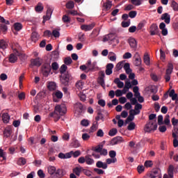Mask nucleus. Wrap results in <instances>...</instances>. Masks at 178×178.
I'll list each match as a JSON object with an SVG mask.
<instances>
[{
  "instance_id": "f257e3e1",
  "label": "nucleus",
  "mask_w": 178,
  "mask_h": 178,
  "mask_svg": "<svg viewBox=\"0 0 178 178\" xmlns=\"http://www.w3.org/2000/svg\"><path fill=\"white\" fill-rule=\"evenodd\" d=\"M66 112H67V109L65 104L57 105L55 106L54 111L51 113L49 116L50 118H54L55 122H58L60 119V116L66 115Z\"/></svg>"
},
{
  "instance_id": "f03ea898",
  "label": "nucleus",
  "mask_w": 178,
  "mask_h": 178,
  "mask_svg": "<svg viewBox=\"0 0 178 178\" xmlns=\"http://www.w3.org/2000/svg\"><path fill=\"white\" fill-rule=\"evenodd\" d=\"M72 155L74 158H77V156L81 155V152L80 150H76V152L71 151L66 154L60 152L58 154V158H60V159H69V158H72Z\"/></svg>"
},
{
  "instance_id": "7ed1b4c3",
  "label": "nucleus",
  "mask_w": 178,
  "mask_h": 178,
  "mask_svg": "<svg viewBox=\"0 0 178 178\" xmlns=\"http://www.w3.org/2000/svg\"><path fill=\"white\" fill-rule=\"evenodd\" d=\"M158 129V124L155 121H149L145 124V131L146 133H151V131H155Z\"/></svg>"
},
{
  "instance_id": "20e7f679",
  "label": "nucleus",
  "mask_w": 178,
  "mask_h": 178,
  "mask_svg": "<svg viewBox=\"0 0 178 178\" xmlns=\"http://www.w3.org/2000/svg\"><path fill=\"white\" fill-rule=\"evenodd\" d=\"M51 61H47L42 65V73L44 77H48L51 73Z\"/></svg>"
},
{
  "instance_id": "39448f33",
  "label": "nucleus",
  "mask_w": 178,
  "mask_h": 178,
  "mask_svg": "<svg viewBox=\"0 0 178 178\" xmlns=\"http://www.w3.org/2000/svg\"><path fill=\"white\" fill-rule=\"evenodd\" d=\"M17 56H19V58H24L26 55H24L22 53L19 52V51H17V50H15V54H11L8 58V60H9L10 63H16V62H17Z\"/></svg>"
},
{
  "instance_id": "423d86ee",
  "label": "nucleus",
  "mask_w": 178,
  "mask_h": 178,
  "mask_svg": "<svg viewBox=\"0 0 178 178\" xmlns=\"http://www.w3.org/2000/svg\"><path fill=\"white\" fill-rule=\"evenodd\" d=\"M172 72H173V64L169 63L168 65V69L165 71V75L164 76V79L166 83L170 81V75L172 74Z\"/></svg>"
},
{
  "instance_id": "0eeeda50",
  "label": "nucleus",
  "mask_w": 178,
  "mask_h": 178,
  "mask_svg": "<svg viewBox=\"0 0 178 178\" xmlns=\"http://www.w3.org/2000/svg\"><path fill=\"white\" fill-rule=\"evenodd\" d=\"M54 10L51 7H48L46 13V15L43 16L42 23L44 24L45 22H48L51 19V16H52V13Z\"/></svg>"
},
{
  "instance_id": "6e6552de",
  "label": "nucleus",
  "mask_w": 178,
  "mask_h": 178,
  "mask_svg": "<svg viewBox=\"0 0 178 178\" xmlns=\"http://www.w3.org/2000/svg\"><path fill=\"white\" fill-rule=\"evenodd\" d=\"M69 81H70V74L67 72L61 76L60 82L63 86H69Z\"/></svg>"
},
{
  "instance_id": "1a4fd4ad",
  "label": "nucleus",
  "mask_w": 178,
  "mask_h": 178,
  "mask_svg": "<svg viewBox=\"0 0 178 178\" xmlns=\"http://www.w3.org/2000/svg\"><path fill=\"white\" fill-rule=\"evenodd\" d=\"M150 35H156L159 33V29H158V25L156 24H152L149 29Z\"/></svg>"
},
{
  "instance_id": "9d476101",
  "label": "nucleus",
  "mask_w": 178,
  "mask_h": 178,
  "mask_svg": "<svg viewBox=\"0 0 178 178\" xmlns=\"http://www.w3.org/2000/svg\"><path fill=\"white\" fill-rule=\"evenodd\" d=\"M63 176H65V170L63 169H58L57 170H56L55 174L50 178H61Z\"/></svg>"
},
{
  "instance_id": "9b49d317",
  "label": "nucleus",
  "mask_w": 178,
  "mask_h": 178,
  "mask_svg": "<svg viewBox=\"0 0 178 178\" xmlns=\"http://www.w3.org/2000/svg\"><path fill=\"white\" fill-rule=\"evenodd\" d=\"M120 143H123V138L121 136H116L111 140L110 144L111 145H117V144H120Z\"/></svg>"
},
{
  "instance_id": "f8f14e48",
  "label": "nucleus",
  "mask_w": 178,
  "mask_h": 178,
  "mask_svg": "<svg viewBox=\"0 0 178 178\" xmlns=\"http://www.w3.org/2000/svg\"><path fill=\"white\" fill-rule=\"evenodd\" d=\"M95 27V23H92L89 25L83 24L81 26V30H83V31H91Z\"/></svg>"
},
{
  "instance_id": "ddd939ff",
  "label": "nucleus",
  "mask_w": 178,
  "mask_h": 178,
  "mask_svg": "<svg viewBox=\"0 0 178 178\" xmlns=\"http://www.w3.org/2000/svg\"><path fill=\"white\" fill-rule=\"evenodd\" d=\"M114 65L113 63H108L106 66V74L107 76H111L113 73Z\"/></svg>"
},
{
  "instance_id": "4468645a",
  "label": "nucleus",
  "mask_w": 178,
  "mask_h": 178,
  "mask_svg": "<svg viewBox=\"0 0 178 178\" xmlns=\"http://www.w3.org/2000/svg\"><path fill=\"white\" fill-rule=\"evenodd\" d=\"M31 65L32 66H37L38 67H40V66L42 65V60L40 59V58L32 59L31 60Z\"/></svg>"
},
{
  "instance_id": "2eb2a0df",
  "label": "nucleus",
  "mask_w": 178,
  "mask_h": 178,
  "mask_svg": "<svg viewBox=\"0 0 178 178\" xmlns=\"http://www.w3.org/2000/svg\"><path fill=\"white\" fill-rule=\"evenodd\" d=\"M134 58L135 59V61H134L135 66H141V57L140 56V54L138 52H136L134 54Z\"/></svg>"
},
{
  "instance_id": "dca6fc26",
  "label": "nucleus",
  "mask_w": 178,
  "mask_h": 178,
  "mask_svg": "<svg viewBox=\"0 0 178 178\" xmlns=\"http://www.w3.org/2000/svg\"><path fill=\"white\" fill-rule=\"evenodd\" d=\"M161 19L164 20L166 24H169L170 23V15H169L168 13H165L161 15Z\"/></svg>"
},
{
  "instance_id": "f3484780",
  "label": "nucleus",
  "mask_w": 178,
  "mask_h": 178,
  "mask_svg": "<svg viewBox=\"0 0 178 178\" xmlns=\"http://www.w3.org/2000/svg\"><path fill=\"white\" fill-rule=\"evenodd\" d=\"M12 135V128L10 127H6L3 131V136L5 138H9Z\"/></svg>"
},
{
  "instance_id": "a211bd4d",
  "label": "nucleus",
  "mask_w": 178,
  "mask_h": 178,
  "mask_svg": "<svg viewBox=\"0 0 178 178\" xmlns=\"http://www.w3.org/2000/svg\"><path fill=\"white\" fill-rule=\"evenodd\" d=\"M113 40H115V34L113 33H109L103 38L104 42H106V41H113Z\"/></svg>"
},
{
  "instance_id": "6ab92c4d",
  "label": "nucleus",
  "mask_w": 178,
  "mask_h": 178,
  "mask_svg": "<svg viewBox=\"0 0 178 178\" xmlns=\"http://www.w3.org/2000/svg\"><path fill=\"white\" fill-rule=\"evenodd\" d=\"M99 67L97 66V61L93 62L90 65L88 66V70L89 72H93V70H98Z\"/></svg>"
},
{
  "instance_id": "aec40b11",
  "label": "nucleus",
  "mask_w": 178,
  "mask_h": 178,
  "mask_svg": "<svg viewBox=\"0 0 178 178\" xmlns=\"http://www.w3.org/2000/svg\"><path fill=\"white\" fill-rule=\"evenodd\" d=\"M128 42L131 47V48H133L134 49H136L137 48V41L134 38H130L128 40Z\"/></svg>"
},
{
  "instance_id": "412c9836",
  "label": "nucleus",
  "mask_w": 178,
  "mask_h": 178,
  "mask_svg": "<svg viewBox=\"0 0 178 178\" xmlns=\"http://www.w3.org/2000/svg\"><path fill=\"white\" fill-rule=\"evenodd\" d=\"M97 168H102V169H107L108 168V164L106 163H104L101 161H99L96 163Z\"/></svg>"
},
{
  "instance_id": "4be33fe9",
  "label": "nucleus",
  "mask_w": 178,
  "mask_h": 178,
  "mask_svg": "<svg viewBox=\"0 0 178 178\" xmlns=\"http://www.w3.org/2000/svg\"><path fill=\"white\" fill-rule=\"evenodd\" d=\"M115 84H117L118 88H123L124 87V83L122 82L119 78L114 79Z\"/></svg>"
},
{
  "instance_id": "5701e85b",
  "label": "nucleus",
  "mask_w": 178,
  "mask_h": 178,
  "mask_svg": "<svg viewBox=\"0 0 178 178\" xmlns=\"http://www.w3.org/2000/svg\"><path fill=\"white\" fill-rule=\"evenodd\" d=\"M2 120L3 123H9V120H10V116L8 113H4L2 115Z\"/></svg>"
},
{
  "instance_id": "b1692460",
  "label": "nucleus",
  "mask_w": 178,
  "mask_h": 178,
  "mask_svg": "<svg viewBox=\"0 0 178 178\" xmlns=\"http://www.w3.org/2000/svg\"><path fill=\"white\" fill-rule=\"evenodd\" d=\"M26 163H27V161L24 157H20L17 161V165L19 166H23L26 165Z\"/></svg>"
},
{
  "instance_id": "393cba45",
  "label": "nucleus",
  "mask_w": 178,
  "mask_h": 178,
  "mask_svg": "<svg viewBox=\"0 0 178 178\" xmlns=\"http://www.w3.org/2000/svg\"><path fill=\"white\" fill-rule=\"evenodd\" d=\"M173 172H175V166L170 165L168 170V174L170 178H173Z\"/></svg>"
},
{
  "instance_id": "a878e982",
  "label": "nucleus",
  "mask_w": 178,
  "mask_h": 178,
  "mask_svg": "<svg viewBox=\"0 0 178 178\" xmlns=\"http://www.w3.org/2000/svg\"><path fill=\"white\" fill-rule=\"evenodd\" d=\"M47 170H48V173L51 175V176H54L55 173H56V168L55 166H52V165L49 166L47 168Z\"/></svg>"
},
{
  "instance_id": "bb28decb",
  "label": "nucleus",
  "mask_w": 178,
  "mask_h": 178,
  "mask_svg": "<svg viewBox=\"0 0 178 178\" xmlns=\"http://www.w3.org/2000/svg\"><path fill=\"white\" fill-rule=\"evenodd\" d=\"M47 88L49 91H55V90H56V83L54 82H49L47 85Z\"/></svg>"
},
{
  "instance_id": "cd10ccee",
  "label": "nucleus",
  "mask_w": 178,
  "mask_h": 178,
  "mask_svg": "<svg viewBox=\"0 0 178 178\" xmlns=\"http://www.w3.org/2000/svg\"><path fill=\"white\" fill-rule=\"evenodd\" d=\"M168 95L170 98H172V101H176V98H177V94L175 93V89H172L170 91Z\"/></svg>"
},
{
  "instance_id": "c85d7f7f",
  "label": "nucleus",
  "mask_w": 178,
  "mask_h": 178,
  "mask_svg": "<svg viewBox=\"0 0 178 178\" xmlns=\"http://www.w3.org/2000/svg\"><path fill=\"white\" fill-rule=\"evenodd\" d=\"M35 10L38 13L42 12V10H44V6H42V3H38L35 7Z\"/></svg>"
},
{
  "instance_id": "c756f323",
  "label": "nucleus",
  "mask_w": 178,
  "mask_h": 178,
  "mask_svg": "<svg viewBox=\"0 0 178 178\" xmlns=\"http://www.w3.org/2000/svg\"><path fill=\"white\" fill-rule=\"evenodd\" d=\"M124 70H125L127 74H130L131 69H130V63H126L123 66Z\"/></svg>"
},
{
  "instance_id": "7c9ffc66",
  "label": "nucleus",
  "mask_w": 178,
  "mask_h": 178,
  "mask_svg": "<svg viewBox=\"0 0 178 178\" xmlns=\"http://www.w3.org/2000/svg\"><path fill=\"white\" fill-rule=\"evenodd\" d=\"M163 122V124H165L166 126H170V115H166Z\"/></svg>"
},
{
  "instance_id": "2f4dec72",
  "label": "nucleus",
  "mask_w": 178,
  "mask_h": 178,
  "mask_svg": "<svg viewBox=\"0 0 178 178\" xmlns=\"http://www.w3.org/2000/svg\"><path fill=\"white\" fill-rule=\"evenodd\" d=\"M98 129V122H94L92 127H90V133H94V131H97Z\"/></svg>"
},
{
  "instance_id": "473e14b6",
  "label": "nucleus",
  "mask_w": 178,
  "mask_h": 178,
  "mask_svg": "<svg viewBox=\"0 0 178 178\" xmlns=\"http://www.w3.org/2000/svg\"><path fill=\"white\" fill-rule=\"evenodd\" d=\"M14 29L16 31H20L23 29V25L19 22H16L14 24Z\"/></svg>"
},
{
  "instance_id": "72a5a7b5",
  "label": "nucleus",
  "mask_w": 178,
  "mask_h": 178,
  "mask_svg": "<svg viewBox=\"0 0 178 178\" xmlns=\"http://www.w3.org/2000/svg\"><path fill=\"white\" fill-rule=\"evenodd\" d=\"M72 62H73V60H72V58L70 56L66 57L64 59V63L67 66L72 65Z\"/></svg>"
},
{
  "instance_id": "f704fd0d",
  "label": "nucleus",
  "mask_w": 178,
  "mask_h": 178,
  "mask_svg": "<svg viewBox=\"0 0 178 178\" xmlns=\"http://www.w3.org/2000/svg\"><path fill=\"white\" fill-rule=\"evenodd\" d=\"M171 7L172 8L173 10L178 12V3L175 0H172Z\"/></svg>"
},
{
  "instance_id": "c9c22d12",
  "label": "nucleus",
  "mask_w": 178,
  "mask_h": 178,
  "mask_svg": "<svg viewBox=\"0 0 178 178\" xmlns=\"http://www.w3.org/2000/svg\"><path fill=\"white\" fill-rule=\"evenodd\" d=\"M31 40L33 42H37V41H38V33L37 32L32 33Z\"/></svg>"
},
{
  "instance_id": "e433bc0d",
  "label": "nucleus",
  "mask_w": 178,
  "mask_h": 178,
  "mask_svg": "<svg viewBox=\"0 0 178 178\" xmlns=\"http://www.w3.org/2000/svg\"><path fill=\"white\" fill-rule=\"evenodd\" d=\"M71 147L72 148H79V147H80V143L79 142V140H74L72 143H71Z\"/></svg>"
},
{
  "instance_id": "4c0bfd02",
  "label": "nucleus",
  "mask_w": 178,
  "mask_h": 178,
  "mask_svg": "<svg viewBox=\"0 0 178 178\" xmlns=\"http://www.w3.org/2000/svg\"><path fill=\"white\" fill-rule=\"evenodd\" d=\"M7 47H8V44H6V42L3 40H1L0 41V49L1 51H5V49H6Z\"/></svg>"
},
{
  "instance_id": "58836bf2",
  "label": "nucleus",
  "mask_w": 178,
  "mask_h": 178,
  "mask_svg": "<svg viewBox=\"0 0 178 178\" xmlns=\"http://www.w3.org/2000/svg\"><path fill=\"white\" fill-rule=\"evenodd\" d=\"M81 170H83V168L76 167L75 168L73 169V172L74 173H75L76 176H80Z\"/></svg>"
},
{
  "instance_id": "ea45409f",
  "label": "nucleus",
  "mask_w": 178,
  "mask_h": 178,
  "mask_svg": "<svg viewBox=\"0 0 178 178\" xmlns=\"http://www.w3.org/2000/svg\"><path fill=\"white\" fill-rule=\"evenodd\" d=\"M75 108H76V109H79V112L80 113H81V112H83V106L81 103L77 102L76 104H75Z\"/></svg>"
},
{
  "instance_id": "a19ab883",
  "label": "nucleus",
  "mask_w": 178,
  "mask_h": 178,
  "mask_svg": "<svg viewBox=\"0 0 178 178\" xmlns=\"http://www.w3.org/2000/svg\"><path fill=\"white\" fill-rule=\"evenodd\" d=\"M116 134H118V129L116 128L111 129L108 132V136L111 137H113V136H116Z\"/></svg>"
},
{
  "instance_id": "79ce46f5",
  "label": "nucleus",
  "mask_w": 178,
  "mask_h": 178,
  "mask_svg": "<svg viewBox=\"0 0 178 178\" xmlns=\"http://www.w3.org/2000/svg\"><path fill=\"white\" fill-rule=\"evenodd\" d=\"M104 8L106 10H109L112 8V3L111 1H107L104 3Z\"/></svg>"
},
{
  "instance_id": "37998d69",
  "label": "nucleus",
  "mask_w": 178,
  "mask_h": 178,
  "mask_svg": "<svg viewBox=\"0 0 178 178\" xmlns=\"http://www.w3.org/2000/svg\"><path fill=\"white\" fill-rule=\"evenodd\" d=\"M67 9H73L74 8V2L73 1H70L66 3Z\"/></svg>"
},
{
  "instance_id": "c03bdc74",
  "label": "nucleus",
  "mask_w": 178,
  "mask_h": 178,
  "mask_svg": "<svg viewBox=\"0 0 178 178\" xmlns=\"http://www.w3.org/2000/svg\"><path fill=\"white\" fill-rule=\"evenodd\" d=\"M95 119L97 122H98L99 120H102V122H104L105 120V118H104V115H102L101 112L97 113V116Z\"/></svg>"
},
{
  "instance_id": "a18cd8bd",
  "label": "nucleus",
  "mask_w": 178,
  "mask_h": 178,
  "mask_svg": "<svg viewBox=\"0 0 178 178\" xmlns=\"http://www.w3.org/2000/svg\"><path fill=\"white\" fill-rule=\"evenodd\" d=\"M0 31H2V33H6V31H8V26H6V24H0Z\"/></svg>"
},
{
  "instance_id": "49530a36",
  "label": "nucleus",
  "mask_w": 178,
  "mask_h": 178,
  "mask_svg": "<svg viewBox=\"0 0 178 178\" xmlns=\"http://www.w3.org/2000/svg\"><path fill=\"white\" fill-rule=\"evenodd\" d=\"M51 35H54L55 38H59V37H60V33H59V31L55 29L53 30Z\"/></svg>"
},
{
  "instance_id": "de8ad7c7",
  "label": "nucleus",
  "mask_w": 178,
  "mask_h": 178,
  "mask_svg": "<svg viewBox=\"0 0 178 178\" xmlns=\"http://www.w3.org/2000/svg\"><path fill=\"white\" fill-rule=\"evenodd\" d=\"M122 68H123V61H120L115 66L116 72H119V70H122Z\"/></svg>"
},
{
  "instance_id": "09e8293b",
  "label": "nucleus",
  "mask_w": 178,
  "mask_h": 178,
  "mask_svg": "<svg viewBox=\"0 0 178 178\" xmlns=\"http://www.w3.org/2000/svg\"><path fill=\"white\" fill-rule=\"evenodd\" d=\"M67 70V65L65 64H63L61 65L60 68V73L61 74H63V73H65Z\"/></svg>"
},
{
  "instance_id": "8fccbe9b",
  "label": "nucleus",
  "mask_w": 178,
  "mask_h": 178,
  "mask_svg": "<svg viewBox=\"0 0 178 178\" xmlns=\"http://www.w3.org/2000/svg\"><path fill=\"white\" fill-rule=\"evenodd\" d=\"M106 165H111V163H116V162H118V159H107L106 160Z\"/></svg>"
},
{
  "instance_id": "3c124183",
  "label": "nucleus",
  "mask_w": 178,
  "mask_h": 178,
  "mask_svg": "<svg viewBox=\"0 0 178 178\" xmlns=\"http://www.w3.org/2000/svg\"><path fill=\"white\" fill-rule=\"evenodd\" d=\"M56 98H58V99H62L63 97V93H62V92L58 90L55 92L54 94Z\"/></svg>"
},
{
  "instance_id": "603ef678",
  "label": "nucleus",
  "mask_w": 178,
  "mask_h": 178,
  "mask_svg": "<svg viewBox=\"0 0 178 178\" xmlns=\"http://www.w3.org/2000/svg\"><path fill=\"white\" fill-rule=\"evenodd\" d=\"M86 162L87 165H92L94 163V159L90 158L88 156H86Z\"/></svg>"
},
{
  "instance_id": "864d4df0",
  "label": "nucleus",
  "mask_w": 178,
  "mask_h": 178,
  "mask_svg": "<svg viewBox=\"0 0 178 178\" xmlns=\"http://www.w3.org/2000/svg\"><path fill=\"white\" fill-rule=\"evenodd\" d=\"M157 122L159 126H162V124H163V116L162 115L158 116Z\"/></svg>"
},
{
  "instance_id": "5fc2aeb1",
  "label": "nucleus",
  "mask_w": 178,
  "mask_h": 178,
  "mask_svg": "<svg viewBox=\"0 0 178 178\" xmlns=\"http://www.w3.org/2000/svg\"><path fill=\"white\" fill-rule=\"evenodd\" d=\"M143 60L145 65L147 66L149 65V56H148V54H145Z\"/></svg>"
},
{
  "instance_id": "6e6d98bb",
  "label": "nucleus",
  "mask_w": 178,
  "mask_h": 178,
  "mask_svg": "<svg viewBox=\"0 0 178 178\" xmlns=\"http://www.w3.org/2000/svg\"><path fill=\"white\" fill-rule=\"evenodd\" d=\"M104 148V146L101 145H99L97 146H96L95 147V149H93V151H95V152H98V153H100L101 151H102Z\"/></svg>"
},
{
  "instance_id": "4d7b16f0",
  "label": "nucleus",
  "mask_w": 178,
  "mask_h": 178,
  "mask_svg": "<svg viewBox=\"0 0 178 178\" xmlns=\"http://www.w3.org/2000/svg\"><path fill=\"white\" fill-rule=\"evenodd\" d=\"M145 24H147V22L145 21L140 22L137 26V30H141V29H143L145 26Z\"/></svg>"
},
{
  "instance_id": "13d9d810",
  "label": "nucleus",
  "mask_w": 178,
  "mask_h": 178,
  "mask_svg": "<svg viewBox=\"0 0 178 178\" xmlns=\"http://www.w3.org/2000/svg\"><path fill=\"white\" fill-rule=\"evenodd\" d=\"M81 126L87 127V126L90 125V121H88V120L83 119L81 121Z\"/></svg>"
},
{
  "instance_id": "bf43d9fd",
  "label": "nucleus",
  "mask_w": 178,
  "mask_h": 178,
  "mask_svg": "<svg viewBox=\"0 0 178 178\" xmlns=\"http://www.w3.org/2000/svg\"><path fill=\"white\" fill-rule=\"evenodd\" d=\"M131 4L135 6H140L141 5V0H131Z\"/></svg>"
},
{
  "instance_id": "052dcab7",
  "label": "nucleus",
  "mask_w": 178,
  "mask_h": 178,
  "mask_svg": "<svg viewBox=\"0 0 178 178\" xmlns=\"http://www.w3.org/2000/svg\"><path fill=\"white\" fill-rule=\"evenodd\" d=\"M51 68L53 70H58V69H59V65L58 64V63L54 62V63H52V64H51Z\"/></svg>"
},
{
  "instance_id": "680f3d73",
  "label": "nucleus",
  "mask_w": 178,
  "mask_h": 178,
  "mask_svg": "<svg viewBox=\"0 0 178 178\" xmlns=\"http://www.w3.org/2000/svg\"><path fill=\"white\" fill-rule=\"evenodd\" d=\"M108 155L111 159H116V152L115 150H111L108 152Z\"/></svg>"
},
{
  "instance_id": "e2e57ef3",
  "label": "nucleus",
  "mask_w": 178,
  "mask_h": 178,
  "mask_svg": "<svg viewBox=\"0 0 178 178\" xmlns=\"http://www.w3.org/2000/svg\"><path fill=\"white\" fill-rule=\"evenodd\" d=\"M128 130L131 131L136 129V124L134 122H130V124L127 127Z\"/></svg>"
},
{
  "instance_id": "0e129e2a",
  "label": "nucleus",
  "mask_w": 178,
  "mask_h": 178,
  "mask_svg": "<svg viewBox=\"0 0 178 178\" xmlns=\"http://www.w3.org/2000/svg\"><path fill=\"white\" fill-rule=\"evenodd\" d=\"M153 165H154V163H152V161H146L145 162V168H152Z\"/></svg>"
},
{
  "instance_id": "69168bd1",
  "label": "nucleus",
  "mask_w": 178,
  "mask_h": 178,
  "mask_svg": "<svg viewBox=\"0 0 178 178\" xmlns=\"http://www.w3.org/2000/svg\"><path fill=\"white\" fill-rule=\"evenodd\" d=\"M62 19H63V23H70V18L67 15H63Z\"/></svg>"
},
{
  "instance_id": "338daca9",
  "label": "nucleus",
  "mask_w": 178,
  "mask_h": 178,
  "mask_svg": "<svg viewBox=\"0 0 178 178\" xmlns=\"http://www.w3.org/2000/svg\"><path fill=\"white\" fill-rule=\"evenodd\" d=\"M38 176L40 178H45V173H44V171H42V170H39L38 171Z\"/></svg>"
},
{
  "instance_id": "774afa93",
  "label": "nucleus",
  "mask_w": 178,
  "mask_h": 178,
  "mask_svg": "<svg viewBox=\"0 0 178 178\" xmlns=\"http://www.w3.org/2000/svg\"><path fill=\"white\" fill-rule=\"evenodd\" d=\"M129 16L131 19H134L137 16V11H131L129 13Z\"/></svg>"
}]
</instances>
